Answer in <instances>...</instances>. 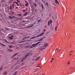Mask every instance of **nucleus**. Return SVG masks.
<instances>
[{"label":"nucleus","instance_id":"37","mask_svg":"<svg viewBox=\"0 0 75 75\" xmlns=\"http://www.w3.org/2000/svg\"><path fill=\"white\" fill-rule=\"evenodd\" d=\"M33 25H31L30 26H29V27H30V28L32 26H33Z\"/></svg>","mask_w":75,"mask_h":75},{"label":"nucleus","instance_id":"40","mask_svg":"<svg viewBox=\"0 0 75 75\" xmlns=\"http://www.w3.org/2000/svg\"><path fill=\"white\" fill-rule=\"evenodd\" d=\"M11 12L12 13H13V14H14V13L13 12V11H11Z\"/></svg>","mask_w":75,"mask_h":75},{"label":"nucleus","instance_id":"57","mask_svg":"<svg viewBox=\"0 0 75 75\" xmlns=\"http://www.w3.org/2000/svg\"><path fill=\"white\" fill-rule=\"evenodd\" d=\"M36 11H37L36 10V9H35V11L36 12Z\"/></svg>","mask_w":75,"mask_h":75},{"label":"nucleus","instance_id":"4","mask_svg":"<svg viewBox=\"0 0 75 75\" xmlns=\"http://www.w3.org/2000/svg\"><path fill=\"white\" fill-rule=\"evenodd\" d=\"M15 3H16L17 4V6H19V4H18V3L17 2H14L13 3V4H15L16 5V4H15Z\"/></svg>","mask_w":75,"mask_h":75},{"label":"nucleus","instance_id":"32","mask_svg":"<svg viewBox=\"0 0 75 75\" xmlns=\"http://www.w3.org/2000/svg\"><path fill=\"white\" fill-rule=\"evenodd\" d=\"M67 63L68 64H67V65H69L70 64V61H69L68 63Z\"/></svg>","mask_w":75,"mask_h":75},{"label":"nucleus","instance_id":"28","mask_svg":"<svg viewBox=\"0 0 75 75\" xmlns=\"http://www.w3.org/2000/svg\"><path fill=\"white\" fill-rule=\"evenodd\" d=\"M57 27H56V28H55V31H57Z\"/></svg>","mask_w":75,"mask_h":75},{"label":"nucleus","instance_id":"21","mask_svg":"<svg viewBox=\"0 0 75 75\" xmlns=\"http://www.w3.org/2000/svg\"><path fill=\"white\" fill-rule=\"evenodd\" d=\"M46 5H47L48 7H49V5L47 3V2L46 3Z\"/></svg>","mask_w":75,"mask_h":75},{"label":"nucleus","instance_id":"50","mask_svg":"<svg viewBox=\"0 0 75 75\" xmlns=\"http://www.w3.org/2000/svg\"><path fill=\"white\" fill-rule=\"evenodd\" d=\"M0 34H2V33H1V32H0Z\"/></svg>","mask_w":75,"mask_h":75},{"label":"nucleus","instance_id":"14","mask_svg":"<svg viewBox=\"0 0 75 75\" xmlns=\"http://www.w3.org/2000/svg\"><path fill=\"white\" fill-rule=\"evenodd\" d=\"M35 46H36V45H35V44H33L32 46V47H34Z\"/></svg>","mask_w":75,"mask_h":75},{"label":"nucleus","instance_id":"53","mask_svg":"<svg viewBox=\"0 0 75 75\" xmlns=\"http://www.w3.org/2000/svg\"><path fill=\"white\" fill-rule=\"evenodd\" d=\"M30 37V36H28L27 37V38H29Z\"/></svg>","mask_w":75,"mask_h":75},{"label":"nucleus","instance_id":"20","mask_svg":"<svg viewBox=\"0 0 75 75\" xmlns=\"http://www.w3.org/2000/svg\"><path fill=\"white\" fill-rule=\"evenodd\" d=\"M5 29L6 30H8L9 29H8V28H6V27H5Z\"/></svg>","mask_w":75,"mask_h":75},{"label":"nucleus","instance_id":"15","mask_svg":"<svg viewBox=\"0 0 75 75\" xmlns=\"http://www.w3.org/2000/svg\"><path fill=\"white\" fill-rule=\"evenodd\" d=\"M4 74H5V75H6L7 74V72L6 71H5L4 72V73H3Z\"/></svg>","mask_w":75,"mask_h":75},{"label":"nucleus","instance_id":"31","mask_svg":"<svg viewBox=\"0 0 75 75\" xmlns=\"http://www.w3.org/2000/svg\"><path fill=\"white\" fill-rule=\"evenodd\" d=\"M12 46H9V47L10 48H11L12 47Z\"/></svg>","mask_w":75,"mask_h":75},{"label":"nucleus","instance_id":"42","mask_svg":"<svg viewBox=\"0 0 75 75\" xmlns=\"http://www.w3.org/2000/svg\"><path fill=\"white\" fill-rule=\"evenodd\" d=\"M46 31V30L45 29H44L43 30V31H44V32H45V31Z\"/></svg>","mask_w":75,"mask_h":75},{"label":"nucleus","instance_id":"25","mask_svg":"<svg viewBox=\"0 0 75 75\" xmlns=\"http://www.w3.org/2000/svg\"><path fill=\"white\" fill-rule=\"evenodd\" d=\"M26 37H23V40H24L25 39V38H26Z\"/></svg>","mask_w":75,"mask_h":75},{"label":"nucleus","instance_id":"35","mask_svg":"<svg viewBox=\"0 0 75 75\" xmlns=\"http://www.w3.org/2000/svg\"><path fill=\"white\" fill-rule=\"evenodd\" d=\"M5 41H6V42H8L6 39L5 40Z\"/></svg>","mask_w":75,"mask_h":75},{"label":"nucleus","instance_id":"9","mask_svg":"<svg viewBox=\"0 0 75 75\" xmlns=\"http://www.w3.org/2000/svg\"><path fill=\"white\" fill-rule=\"evenodd\" d=\"M41 42H38L37 43L35 44V45L36 46L37 45H38Z\"/></svg>","mask_w":75,"mask_h":75},{"label":"nucleus","instance_id":"30","mask_svg":"<svg viewBox=\"0 0 75 75\" xmlns=\"http://www.w3.org/2000/svg\"><path fill=\"white\" fill-rule=\"evenodd\" d=\"M8 51L10 52H12V51L11 50H8Z\"/></svg>","mask_w":75,"mask_h":75},{"label":"nucleus","instance_id":"59","mask_svg":"<svg viewBox=\"0 0 75 75\" xmlns=\"http://www.w3.org/2000/svg\"><path fill=\"white\" fill-rule=\"evenodd\" d=\"M0 20L1 21V20L0 18Z\"/></svg>","mask_w":75,"mask_h":75},{"label":"nucleus","instance_id":"36","mask_svg":"<svg viewBox=\"0 0 75 75\" xmlns=\"http://www.w3.org/2000/svg\"><path fill=\"white\" fill-rule=\"evenodd\" d=\"M10 9H12V7L11 6L10 7Z\"/></svg>","mask_w":75,"mask_h":75},{"label":"nucleus","instance_id":"39","mask_svg":"<svg viewBox=\"0 0 75 75\" xmlns=\"http://www.w3.org/2000/svg\"><path fill=\"white\" fill-rule=\"evenodd\" d=\"M45 28H47V25H45Z\"/></svg>","mask_w":75,"mask_h":75},{"label":"nucleus","instance_id":"24","mask_svg":"<svg viewBox=\"0 0 75 75\" xmlns=\"http://www.w3.org/2000/svg\"><path fill=\"white\" fill-rule=\"evenodd\" d=\"M26 41V40H25L23 41H21V42H19V43H21V42H24V41Z\"/></svg>","mask_w":75,"mask_h":75},{"label":"nucleus","instance_id":"7","mask_svg":"<svg viewBox=\"0 0 75 75\" xmlns=\"http://www.w3.org/2000/svg\"><path fill=\"white\" fill-rule=\"evenodd\" d=\"M13 36H10L9 37V38L10 40H12L13 38Z\"/></svg>","mask_w":75,"mask_h":75},{"label":"nucleus","instance_id":"12","mask_svg":"<svg viewBox=\"0 0 75 75\" xmlns=\"http://www.w3.org/2000/svg\"><path fill=\"white\" fill-rule=\"evenodd\" d=\"M19 53H17L16 54H15L13 56H12V58H13V57H15L16 55H17V54H18Z\"/></svg>","mask_w":75,"mask_h":75},{"label":"nucleus","instance_id":"46","mask_svg":"<svg viewBox=\"0 0 75 75\" xmlns=\"http://www.w3.org/2000/svg\"><path fill=\"white\" fill-rule=\"evenodd\" d=\"M52 60H54V58H52Z\"/></svg>","mask_w":75,"mask_h":75},{"label":"nucleus","instance_id":"27","mask_svg":"<svg viewBox=\"0 0 75 75\" xmlns=\"http://www.w3.org/2000/svg\"><path fill=\"white\" fill-rule=\"evenodd\" d=\"M1 2H4V3H5V1L4 0H2L1 1Z\"/></svg>","mask_w":75,"mask_h":75},{"label":"nucleus","instance_id":"2","mask_svg":"<svg viewBox=\"0 0 75 75\" xmlns=\"http://www.w3.org/2000/svg\"><path fill=\"white\" fill-rule=\"evenodd\" d=\"M29 54H28L26 55L25 56V57H24V58H23V60L21 61V62H23V60H25V59H26V58L28 56H29Z\"/></svg>","mask_w":75,"mask_h":75},{"label":"nucleus","instance_id":"19","mask_svg":"<svg viewBox=\"0 0 75 75\" xmlns=\"http://www.w3.org/2000/svg\"><path fill=\"white\" fill-rule=\"evenodd\" d=\"M27 12L25 13V14H24L23 15L24 16H25L27 15Z\"/></svg>","mask_w":75,"mask_h":75},{"label":"nucleus","instance_id":"48","mask_svg":"<svg viewBox=\"0 0 75 75\" xmlns=\"http://www.w3.org/2000/svg\"><path fill=\"white\" fill-rule=\"evenodd\" d=\"M25 2H26V3H28V2L27 1H25Z\"/></svg>","mask_w":75,"mask_h":75},{"label":"nucleus","instance_id":"8","mask_svg":"<svg viewBox=\"0 0 75 75\" xmlns=\"http://www.w3.org/2000/svg\"><path fill=\"white\" fill-rule=\"evenodd\" d=\"M44 46H45V47H46L48 46V44L47 43H45L44 45Z\"/></svg>","mask_w":75,"mask_h":75},{"label":"nucleus","instance_id":"64","mask_svg":"<svg viewBox=\"0 0 75 75\" xmlns=\"http://www.w3.org/2000/svg\"><path fill=\"white\" fill-rule=\"evenodd\" d=\"M24 21H23V22H24Z\"/></svg>","mask_w":75,"mask_h":75},{"label":"nucleus","instance_id":"41","mask_svg":"<svg viewBox=\"0 0 75 75\" xmlns=\"http://www.w3.org/2000/svg\"><path fill=\"white\" fill-rule=\"evenodd\" d=\"M41 21V19H40V20H38V22H40V21Z\"/></svg>","mask_w":75,"mask_h":75},{"label":"nucleus","instance_id":"43","mask_svg":"<svg viewBox=\"0 0 75 75\" xmlns=\"http://www.w3.org/2000/svg\"><path fill=\"white\" fill-rule=\"evenodd\" d=\"M40 67V69L41 68V67H40V66H37V67Z\"/></svg>","mask_w":75,"mask_h":75},{"label":"nucleus","instance_id":"47","mask_svg":"<svg viewBox=\"0 0 75 75\" xmlns=\"http://www.w3.org/2000/svg\"><path fill=\"white\" fill-rule=\"evenodd\" d=\"M17 73V71H15V73Z\"/></svg>","mask_w":75,"mask_h":75},{"label":"nucleus","instance_id":"17","mask_svg":"<svg viewBox=\"0 0 75 75\" xmlns=\"http://www.w3.org/2000/svg\"><path fill=\"white\" fill-rule=\"evenodd\" d=\"M50 21H49L48 22V23H47V24H48V25L49 26H50Z\"/></svg>","mask_w":75,"mask_h":75},{"label":"nucleus","instance_id":"11","mask_svg":"<svg viewBox=\"0 0 75 75\" xmlns=\"http://www.w3.org/2000/svg\"><path fill=\"white\" fill-rule=\"evenodd\" d=\"M41 7H42V9H43L44 8V6L42 4L41 5Z\"/></svg>","mask_w":75,"mask_h":75},{"label":"nucleus","instance_id":"1","mask_svg":"<svg viewBox=\"0 0 75 75\" xmlns=\"http://www.w3.org/2000/svg\"><path fill=\"white\" fill-rule=\"evenodd\" d=\"M44 32H43L42 33H41L40 35H38L34 37L31 38L30 39V40H32V39H34V38H35L36 37H37L38 38V37H41V36H42V35H43V34H44Z\"/></svg>","mask_w":75,"mask_h":75},{"label":"nucleus","instance_id":"3","mask_svg":"<svg viewBox=\"0 0 75 75\" xmlns=\"http://www.w3.org/2000/svg\"><path fill=\"white\" fill-rule=\"evenodd\" d=\"M9 18H10V19H13L14 18V16H13V17H11V16H9L8 17Z\"/></svg>","mask_w":75,"mask_h":75},{"label":"nucleus","instance_id":"49","mask_svg":"<svg viewBox=\"0 0 75 75\" xmlns=\"http://www.w3.org/2000/svg\"><path fill=\"white\" fill-rule=\"evenodd\" d=\"M73 52V51H70V52Z\"/></svg>","mask_w":75,"mask_h":75},{"label":"nucleus","instance_id":"16","mask_svg":"<svg viewBox=\"0 0 75 75\" xmlns=\"http://www.w3.org/2000/svg\"><path fill=\"white\" fill-rule=\"evenodd\" d=\"M56 50H57V52H59L60 51V50L59 49H56Z\"/></svg>","mask_w":75,"mask_h":75},{"label":"nucleus","instance_id":"61","mask_svg":"<svg viewBox=\"0 0 75 75\" xmlns=\"http://www.w3.org/2000/svg\"><path fill=\"white\" fill-rule=\"evenodd\" d=\"M54 9H55V7H54Z\"/></svg>","mask_w":75,"mask_h":75},{"label":"nucleus","instance_id":"10","mask_svg":"<svg viewBox=\"0 0 75 75\" xmlns=\"http://www.w3.org/2000/svg\"><path fill=\"white\" fill-rule=\"evenodd\" d=\"M40 58V57H38L35 60V61H37Z\"/></svg>","mask_w":75,"mask_h":75},{"label":"nucleus","instance_id":"44","mask_svg":"<svg viewBox=\"0 0 75 75\" xmlns=\"http://www.w3.org/2000/svg\"><path fill=\"white\" fill-rule=\"evenodd\" d=\"M17 1L18 2H20V1H18V0H17Z\"/></svg>","mask_w":75,"mask_h":75},{"label":"nucleus","instance_id":"52","mask_svg":"<svg viewBox=\"0 0 75 75\" xmlns=\"http://www.w3.org/2000/svg\"><path fill=\"white\" fill-rule=\"evenodd\" d=\"M37 2H38V0H35Z\"/></svg>","mask_w":75,"mask_h":75},{"label":"nucleus","instance_id":"62","mask_svg":"<svg viewBox=\"0 0 75 75\" xmlns=\"http://www.w3.org/2000/svg\"><path fill=\"white\" fill-rule=\"evenodd\" d=\"M42 75H44V74H43Z\"/></svg>","mask_w":75,"mask_h":75},{"label":"nucleus","instance_id":"23","mask_svg":"<svg viewBox=\"0 0 75 75\" xmlns=\"http://www.w3.org/2000/svg\"><path fill=\"white\" fill-rule=\"evenodd\" d=\"M26 10H23V11L24 12H25V11H27L28 9L27 8H26Z\"/></svg>","mask_w":75,"mask_h":75},{"label":"nucleus","instance_id":"6","mask_svg":"<svg viewBox=\"0 0 75 75\" xmlns=\"http://www.w3.org/2000/svg\"><path fill=\"white\" fill-rule=\"evenodd\" d=\"M54 2H55V3H56L57 4H59V3L58 1V0H55V1Z\"/></svg>","mask_w":75,"mask_h":75},{"label":"nucleus","instance_id":"26","mask_svg":"<svg viewBox=\"0 0 75 75\" xmlns=\"http://www.w3.org/2000/svg\"><path fill=\"white\" fill-rule=\"evenodd\" d=\"M2 68H3V67H1L0 68V71H1L2 69Z\"/></svg>","mask_w":75,"mask_h":75},{"label":"nucleus","instance_id":"34","mask_svg":"<svg viewBox=\"0 0 75 75\" xmlns=\"http://www.w3.org/2000/svg\"><path fill=\"white\" fill-rule=\"evenodd\" d=\"M34 4L35 5V6H37V5L35 3H34Z\"/></svg>","mask_w":75,"mask_h":75},{"label":"nucleus","instance_id":"45","mask_svg":"<svg viewBox=\"0 0 75 75\" xmlns=\"http://www.w3.org/2000/svg\"><path fill=\"white\" fill-rule=\"evenodd\" d=\"M14 5H15V4H13V5H12V6H13V7H14L13 6Z\"/></svg>","mask_w":75,"mask_h":75},{"label":"nucleus","instance_id":"5","mask_svg":"<svg viewBox=\"0 0 75 75\" xmlns=\"http://www.w3.org/2000/svg\"><path fill=\"white\" fill-rule=\"evenodd\" d=\"M15 3H16L17 4V6H19V4H18V3L17 2H14L13 3V4H15L16 5V4H15Z\"/></svg>","mask_w":75,"mask_h":75},{"label":"nucleus","instance_id":"51","mask_svg":"<svg viewBox=\"0 0 75 75\" xmlns=\"http://www.w3.org/2000/svg\"><path fill=\"white\" fill-rule=\"evenodd\" d=\"M16 74H13V75H16Z\"/></svg>","mask_w":75,"mask_h":75},{"label":"nucleus","instance_id":"54","mask_svg":"<svg viewBox=\"0 0 75 75\" xmlns=\"http://www.w3.org/2000/svg\"><path fill=\"white\" fill-rule=\"evenodd\" d=\"M69 55L71 56V54H70Z\"/></svg>","mask_w":75,"mask_h":75},{"label":"nucleus","instance_id":"18","mask_svg":"<svg viewBox=\"0 0 75 75\" xmlns=\"http://www.w3.org/2000/svg\"><path fill=\"white\" fill-rule=\"evenodd\" d=\"M42 38H41L40 40H38V41H42Z\"/></svg>","mask_w":75,"mask_h":75},{"label":"nucleus","instance_id":"56","mask_svg":"<svg viewBox=\"0 0 75 75\" xmlns=\"http://www.w3.org/2000/svg\"><path fill=\"white\" fill-rule=\"evenodd\" d=\"M1 28H0V31H1V30H2V29L1 30V29H0Z\"/></svg>","mask_w":75,"mask_h":75},{"label":"nucleus","instance_id":"38","mask_svg":"<svg viewBox=\"0 0 75 75\" xmlns=\"http://www.w3.org/2000/svg\"><path fill=\"white\" fill-rule=\"evenodd\" d=\"M18 16H21V14H18Z\"/></svg>","mask_w":75,"mask_h":75},{"label":"nucleus","instance_id":"13","mask_svg":"<svg viewBox=\"0 0 75 75\" xmlns=\"http://www.w3.org/2000/svg\"><path fill=\"white\" fill-rule=\"evenodd\" d=\"M0 44L3 46V47H5L6 45H4V44H2L1 43H0Z\"/></svg>","mask_w":75,"mask_h":75},{"label":"nucleus","instance_id":"63","mask_svg":"<svg viewBox=\"0 0 75 75\" xmlns=\"http://www.w3.org/2000/svg\"><path fill=\"white\" fill-rule=\"evenodd\" d=\"M40 45V44H39V45Z\"/></svg>","mask_w":75,"mask_h":75},{"label":"nucleus","instance_id":"60","mask_svg":"<svg viewBox=\"0 0 75 75\" xmlns=\"http://www.w3.org/2000/svg\"><path fill=\"white\" fill-rule=\"evenodd\" d=\"M22 64H23L22 63Z\"/></svg>","mask_w":75,"mask_h":75},{"label":"nucleus","instance_id":"29","mask_svg":"<svg viewBox=\"0 0 75 75\" xmlns=\"http://www.w3.org/2000/svg\"><path fill=\"white\" fill-rule=\"evenodd\" d=\"M50 24H51L52 23V20H50Z\"/></svg>","mask_w":75,"mask_h":75},{"label":"nucleus","instance_id":"58","mask_svg":"<svg viewBox=\"0 0 75 75\" xmlns=\"http://www.w3.org/2000/svg\"><path fill=\"white\" fill-rule=\"evenodd\" d=\"M18 8V7H16V8Z\"/></svg>","mask_w":75,"mask_h":75},{"label":"nucleus","instance_id":"22","mask_svg":"<svg viewBox=\"0 0 75 75\" xmlns=\"http://www.w3.org/2000/svg\"><path fill=\"white\" fill-rule=\"evenodd\" d=\"M28 4H29V3H26V4H25V5H26V6H28Z\"/></svg>","mask_w":75,"mask_h":75},{"label":"nucleus","instance_id":"33","mask_svg":"<svg viewBox=\"0 0 75 75\" xmlns=\"http://www.w3.org/2000/svg\"><path fill=\"white\" fill-rule=\"evenodd\" d=\"M69 69H73V68H72V67H69Z\"/></svg>","mask_w":75,"mask_h":75},{"label":"nucleus","instance_id":"55","mask_svg":"<svg viewBox=\"0 0 75 75\" xmlns=\"http://www.w3.org/2000/svg\"><path fill=\"white\" fill-rule=\"evenodd\" d=\"M51 62H53V61L52 60V61H51Z\"/></svg>","mask_w":75,"mask_h":75}]
</instances>
